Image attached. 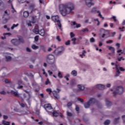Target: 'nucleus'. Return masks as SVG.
Wrapping results in <instances>:
<instances>
[{
  "instance_id": "1",
  "label": "nucleus",
  "mask_w": 125,
  "mask_h": 125,
  "mask_svg": "<svg viewBox=\"0 0 125 125\" xmlns=\"http://www.w3.org/2000/svg\"><path fill=\"white\" fill-rule=\"evenodd\" d=\"M74 8L73 5H64L62 4L59 6L60 11L62 16H66L67 14H70L71 11L74 10Z\"/></svg>"
},
{
  "instance_id": "2",
  "label": "nucleus",
  "mask_w": 125,
  "mask_h": 125,
  "mask_svg": "<svg viewBox=\"0 0 125 125\" xmlns=\"http://www.w3.org/2000/svg\"><path fill=\"white\" fill-rule=\"evenodd\" d=\"M24 39L22 37H20L18 39H14L11 40V43L15 46H18V45H20V43H24Z\"/></svg>"
},
{
  "instance_id": "3",
  "label": "nucleus",
  "mask_w": 125,
  "mask_h": 125,
  "mask_svg": "<svg viewBox=\"0 0 125 125\" xmlns=\"http://www.w3.org/2000/svg\"><path fill=\"white\" fill-rule=\"evenodd\" d=\"M46 62L48 64L52 65L55 63V58L52 55H49L46 57Z\"/></svg>"
},
{
  "instance_id": "4",
  "label": "nucleus",
  "mask_w": 125,
  "mask_h": 125,
  "mask_svg": "<svg viewBox=\"0 0 125 125\" xmlns=\"http://www.w3.org/2000/svg\"><path fill=\"white\" fill-rule=\"evenodd\" d=\"M52 20H53V21L57 23V25L58 26L59 29L61 30V28L62 27V25L60 22V21H59V17L58 16H52Z\"/></svg>"
},
{
  "instance_id": "5",
  "label": "nucleus",
  "mask_w": 125,
  "mask_h": 125,
  "mask_svg": "<svg viewBox=\"0 0 125 125\" xmlns=\"http://www.w3.org/2000/svg\"><path fill=\"white\" fill-rule=\"evenodd\" d=\"M124 93V87L122 86H119L116 87V90L113 92L114 96L117 94H123Z\"/></svg>"
},
{
  "instance_id": "6",
  "label": "nucleus",
  "mask_w": 125,
  "mask_h": 125,
  "mask_svg": "<svg viewBox=\"0 0 125 125\" xmlns=\"http://www.w3.org/2000/svg\"><path fill=\"white\" fill-rule=\"evenodd\" d=\"M115 68L116 69V73L114 77H119V75L121 73L119 70L123 71H125V68H123V67H120L119 65H116Z\"/></svg>"
},
{
  "instance_id": "7",
  "label": "nucleus",
  "mask_w": 125,
  "mask_h": 125,
  "mask_svg": "<svg viewBox=\"0 0 125 125\" xmlns=\"http://www.w3.org/2000/svg\"><path fill=\"white\" fill-rule=\"evenodd\" d=\"M44 107L46 111H47V112H48L49 113H51V111H50V110H52L53 109L52 106H51V104H45L44 105Z\"/></svg>"
},
{
  "instance_id": "8",
  "label": "nucleus",
  "mask_w": 125,
  "mask_h": 125,
  "mask_svg": "<svg viewBox=\"0 0 125 125\" xmlns=\"http://www.w3.org/2000/svg\"><path fill=\"white\" fill-rule=\"evenodd\" d=\"M85 3L87 7H91V6L94 5V3L91 0H86Z\"/></svg>"
},
{
  "instance_id": "9",
  "label": "nucleus",
  "mask_w": 125,
  "mask_h": 125,
  "mask_svg": "<svg viewBox=\"0 0 125 125\" xmlns=\"http://www.w3.org/2000/svg\"><path fill=\"white\" fill-rule=\"evenodd\" d=\"M71 25L74 29H76V28H80L81 26V24L77 23L76 21L71 22Z\"/></svg>"
},
{
  "instance_id": "10",
  "label": "nucleus",
  "mask_w": 125,
  "mask_h": 125,
  "mask_svg": "<svg viewBox=\"0 0 125 125\" xmlns=\"http://www.w3.org/2000/svg\"><path fill=\"white\" fill-rule=\"evenodd\" d=\"M57 90H58V92L56 91H53V94L55 98H57V99H59V97L58 96V94L59 93V92H60L61 90H60L59 88H57Z\"/></svg>"
},
{
  "instance_id": "11",
  "label": "nucleus",
  "mask_w": 125,
  "mask_h": 125,
  "mask_svg": "<svg viewBox=\"0 0 125 125\" xmlns=\"http://www.w3.org/2000/svg\"><path fill=\"white\" fill-rule=\"evenodd\" d=\"M88 102L89 103V104H90V106H92V105H94V104H95V103H96L97 101L95 99L91 98V99H90L89 101H88Z\"/></svg>"
},
{
  "instance_id": "12",
  "label": "nucleus",
  "mask_w": 125,
  "mask_h": 125,
  "mask_svg": "<svg viewBox=\"0 0 125 125\" xmlns=\"http://www.w3.org/2000/svg\"><path fill=\"white\" fill-rule=\"evenodd\" d=\"M7 93H12V94H13V95H14V96H15L16 97H19L20 96L19 93H18V91H15L13 90H11L10 92H7Z\"/></svg>"
},
{
  "instance_id": "13",
  "label": "nucleus",
  "mask_w": 125,
  "mask_h": 125,
  "mask_svg": "<svg viewBox=\"0 0 125 125\" xmlns=\"http://www.w3.org/2000/svg\"><path fill=\"white\" fill-rule=\"evenodd\" d=\"M61 51H58V49H56L54 52L56 54V55H60V54H61V53H62L63 51H64V48L63 47H61ZM57 51H58V52H57Z\"/></svg>"
},
{
  "instance_id": "14",
  "label": "nucleus",
  "mask_w": 125,
  "mask_h": 125,
  "mask_svg": "<svg viewBox=\"0 0 125 125\" xmlns=\"http://www.w3.org/2000/svg\"><path fill=\"white\" fill-rule=\"evenodd\" d=\"M105 104L107 107H110L112 105V103L110 102L108 99H105Z\"/></svg>"
},
{
  "instance_id": "15",
  "label": "nucleus",
  "mask_w": 125,
  "mask_h": 125,
  "mask_svg": "<svg viewBox=\"0 0 125 125\" xmlns=\"http://www.w3.org/2000/svg\"><path fill=\"white\" fill-rule=\"evenodd\" d=\"M96 87L99 89L102 90V89H104L105 86H104V85H102V84H98L96 85Z\"/></svg>"
},
{
  "instance_id": "16",
  "label": "nucleus",
  "mask_w": 125,
  "mask_h": 125,
  "mask_svg": "<svg viewBox=\"0 0 125 125\" xmlns=\"http://www.w3.org/2000/svg\"><path fill=\"white\" fill-rule=\"evenodd\" d=\"M80 32L81 35H83V34H84V33H85L86 32H88V29L83 28V29L81 30Z\"/></svg>"
},
{
  "instance_id": "17",
  "label": "nucleus",
  "mask_w": 125,
  "mask_h": 125,
  "mask_svg": "<svg viewBox=\"0 0 125 125\" xmlns=\"http://www.w3.org/2000/svg\"><path fill=\"white\" fill-rule=\"evenodd\" d=\"M33 33H35V34H39L40 33V30H39V28L38 27H35L34 30H33Z\"/></svg>"
},
{
  "instance_id": "18",
  "label": "nucleus",
  "mask_w": 125,
  "mask_h": 125,
  "mask_svg": "<svg viewBox=\"0 0 125 125\" xmlns=\"http://www.w3.org/2000/svg\"><path fill=\"white\" fill-rule=\"evenodd\" d=\"M40 35H41V36H42V37H44V34H45V32H44V30L43 29H41L40 31H39V33Z\"/></svg>"
},
{
  "instance_id": "19",
  "label": "nucleus",
  "mask_w": 125,
  "mask_h": 125,
  "mask_svg": "<svg viewBox=\"0 0 125 125\" xmlns=\"http://www.w3.org/2000/svg\"><path fill=\"white\" fill-rule=\"evenodd\" d=\"M120 120V117H117L115 118L113 121L114 125H117V124H119V121Z\"/></svg>"
},
{
  "instance_id": "20",
  "label": "nucleus",
  "mask_w": 125,
  "mask_h": 125,
  "mask_svg": "<svg viewBox=\"0 0 125 125\" xmlns=\"http://www.w3.org/2000/svg\"><path fill=\"white\" fill-rule=\"evenodd\" d=\"M23 17H25V18H27V17H28L29 16V12L26 11L23 12Z\"/></svg>"
},
{
  "instance_id": "21",
  "label": "nucleus",
  "mask_w": 125,
  "mask_h": 125,
  "mask_svg": "<svg viewBox=\"0 0 125 125\" xmlns=\"http://www.w3.org/2000/svg\"><path fill=\"white\" fill-rule=\"evenodd\" d=\"M78 87L81 91H83L84 89V87L81 84L78 85Z\"/></svg>"
},
{
  "instance_id": "22",
  "label": "nucleus",
  "mask_w": 125,
  "mask_h": 125,
  "mask_svg": "<svg viewBox=\"0 0 125 125\" xmlns=\"http://www.w3.org/2000/svg\"><path fill=\"white\" fill-rule=\"evenodd\" d=\"M108 48L109 50L111 51V52H112L113 53H115V48L112 46H108Z\"/></svg>"
},
{
  "instance_id": "23",
  "label": "nucleus",
  "mask_w": 125,
  "mask_h": 125,
  "mask_svg": "<svg viewBox=\"0 0 125 125\" xmlns=\"http://www.w3.org/2000/svg\"><path fill=\"white\" fill-rule=\"evenodd\" d=\"M35 6H36L34 4L30 5L29 9L31 10V12L33 11V10H34V9L35 8Z\"/></svg>"
},
{
  "instance_id": "24",
  "label": "nucleus",
  "mask_w": 125,
  "mask_h": 125,
  "mask_svg": "<svg viewBox=\"0 0 125 125\" xmlns=\"http://www.w3.org/2000/svg\"><path fill=\"white\" fill-rule=\"evenodd\" d=\"M90 106V104H89V103L88 102H87L86 103H85L84 104V108H89V106Z\"/></svg>"
},
{
  "instance_id": "25",
  "label": "nucleus",
  "mask_w": 125,
  "mask_h": 125,
  "mask_svg": "<svg viewBox=\"0 0 125 125\" xmlns=\"http://www.w3.org/2000/svg\"><path fill=\"white\" fill-rule=\"evenodd\" d=\"M2 125H10V122H6L4 120L2 121Z\"/></svg>"
},
{
  "instance_id": "26",
  "label": "nucleus",
  "mask_w": 125,
  "mask_h": 125,
  "mask_svg": "<svg viewBox=\"0 0 125 125\" xmlns=\"http://www.w3.org/2000/svg\"><path fill=\"white\" fill-rule=\"evenodd\" d=\"M76 41H77V38H72L71 42H72V44L74 45L76 44H77V43L76 42Z\"/></svg>"
},
{
  "instance_id": "27",
  "label": "nucleus",
  "mask_w": 125,
  "mask_h": 125,
  "mask_svg": "<svg viewBox=\"0 0 125 125\" xmlns=\"http://www.w3.org/2000/svg\"><path fill=\"white\" fill-rule=\"evenodd\" d=\"M71 75H72V76L73 77H76V76L77 75V71H76V70L72 71L71 72Z\"/></svg>"
},
{
  "instance_id": "28",
  "label": "nucleus",
  "mask_w": 125,
  "mask_h": 125,
  "mask_svg": "<svg viewBox=\"0 0 125 125\" xmlns=\"http://www.w3.org/2000/svg\"><path fill=\"white\" fill-rule=\"evenodd\" d=\"M85 53H86V51H85V50H83L82 52V54L80 55V57H82V58H83V56H85Z\"/></svg>"
},
{
  "instance_id": "29",
  "label": "nucleus",
  "mask_w": 125,
  "mask_h": 125,
  "mask_svg": "<svg viewBox=\"0 0 125 125\" xmlns=\"http://www.w3.org/2000/svg\"><path fill=\"white\" fill-rule=\"evenodd\" d=\"M5 59L7 61H11V57L9 56H6Z\"/></svg>"
},
{
  "instance_id": "30",
  "label": "nucleus",
  "mask_w": 125,
  "mask_h": 125,
  "mask_svg": "<svg viewBox=\"0 0 125 125\" xmlns=\"http://www.w3.org/2000/svg\"><path fill=\"white\" fill-rule=\"evenodd\" d=\"M53 116L54 117H57V116H59V113H58V112H57L56 111H54L53 112Z\"/></svg>"
},
{
  "instance_id": "31",
  "label": "nucleus",
  "mask_w": 125,
  "mask_h": 125,
  "mask_svg": "<svg viewBox=\"0 0 125 125\" xmlns=\"http://www.w3.org/2000/svg\"><path fill=\"white\" fill-rule=\"evenodd\" d=\"M67 115L68 117H73L74 116V114L71 112H69L68 111H67Z\"/></svg>"
},
{
  "instance_id": "32",
  "label": "nucleus",
  "mask_w": 125,
  "mask_h": 125,
  "mask_svg": "<svg viewBox=\"0 0 125 125\" xmlns=\"http://www.w3.org/2000/svg\"><path fill=\"white\" fill-rule=\"evenodd\" d=\"M31 47L33 49H35V50L38 49L39 48V46H36V45H32Z\"/></svg>"
},
{
  "instance_id": "33",
  "label": "nucleus",
  "mask_w": 125,
  "mask_h": 125,
  "mask_svg": "<svg viewBox=\"0 0 125 125\" xmlns=\"http://www.w3.org/2000/svg\"><path fill=\"white\" fill-rule=\"evenodd\" d=\"M18 26H19V24L17 23V24H14L13 25V26L11 27V29L12 30H13V29H14V28H15L16 27H18Z\"/></svg>"
},
{
  "instance_id": "34",
  "label": "nucleus",
  "mask_w": 125,
  "mask_h": 125,
  "mask_svg": "<svg viewBox=\"0 0 125 125\" xmlns=\"http://www.w3.org/2000/svg\"><path fill=\"white\" fill-rule=\"evenodd\" d=\"M110 120H106L104 122V125H110Z\"/></svg>"
},
{
  "instance_id": "35",
  "label": "nucleus",
  "mask_w": 125,
  "mask_h": 125,
  "mask_svg": "<svg viewBox=\"0 0 125 125\" xmlns=\"http://www.w3.org/2000/svg\"><path fill=\"white\" fill-rule=\"evenodd\" d=\"M70 43H71V41L70 40H68L65 42V45H70Z\"/></svg>"
},
{
  "instance_id": "36",
  "label": "nucleus",
  "mask_w": 125,
  "mask_h": 125,
  "mask_svg": "<svg viewBox=\"0 0 125 125\" xmlns=\"http://www.w3.org/2000/svg\"><path fill=\"white\" fill-rule=\"evenodd\" d=\"M97 13L99 14L98 15L100 17V18H102L103 19H104V18L102 17V15H101V13L99 11H97Z\"/></svg>"
},
{
  "instance_id": "37",
  "label": "nucleus",
  "mask_w": 125,
  "mask_h": 125,
  "mask_svg": "<svg viewBox=\"0 0 125 125\" xmlns=\"http://www.w3.org/2000/svg\"><path fill=\"white\" fill-rule=\"evenodd\" d=\"M75 36H76V35H75V34H74V33H73V32L70 33V37L71 39H73L74 37H75Z\"/></svg>"
},
{
  "instance_id": "38",
  "label": "nucleus",
  "mask_w": 125,
  "mask_h": 125,
  "mask_svg": "<svg viewBox=\"0 0 125 125\" xmlns=\"http://www.w3.org/2000/svg\"><path fill=\"white\" fill-rule=\"evenodd\" d=\"M77 100L78 101H80L81 103H83V99H81V98H78Z\"/></svg>"
},
{
  "instance_id": "39",
  "label": "nucleus",
  "mask_w": 125,
  "mask_h": 125,
  "mask_svg": "<svg viewBox=\"0 0 125 125\" xmlns=\"http://www.w3.org/2000/svg\"><path fill=\"white\" fill-rule=\"evenodd\" d=\"M58 76L59 78H60V79H62V74H61V72H59L58 74Z\"/></svg>"
},
{
  "instance_id": "40",
  "label": "nucleus",
  "mask_w": 125,
  "mask_h": 125,
  "mask_svg": "<svg viewBox=\"0 0 125 125\" xmlns=\"http://www.w3.org/2000/svg\"><path fill=\"white\" fill-rule=\"evenodd\" d=\"M46 91H47V92H49V94H51V92H52L51 89H49V88L47 89Z\"/></svg>"
},
{
  "instance_id": "41",
  "label": "nucleus",
  "mask_w": 125,
  "mask_h": 125,
  "mask_svg": "<svg viewBox=\"0 0 125 125\" xmlns=\"http://www.w3.org/2000/svg\"><path fill=\"white\" fill-rule=\"evenodd\" d=\"M125 58H124V57H120V58H118V61H119V62H120V61H121L122 60H125Z\"/></svg>"
},
{
  "instance_id": "42",
  "label": "nucleus",
  "mask_w": 125,
  "mask_h": 125,
  "mask_svg": "<svg viewBox=\"0 0 125 125\" xmlns=\"http://www.w3.org/2000/svg\"><path fill=\"white\" fill-rule=\"evenodd\" d=\"M45 84L47 85V84H49V83H50V82L49 81V80L48 79H47L46 82H45Z\"/></svg>"
},
{
  "instance_id": "43",
  "label": "nucleus",
  "mask_w": 125,
  "mask_h": 125,
  "mask_svg": "<svg viewBox=\"0 0 125 125\" xmlns=\"http://www.w3.org/2000/svg\"><path fill=\"white\" fill-rule=\"evenodd\" d=\"M90 42H95V39H94L93 38H92L90 39Z\"/></svg>"
},
{
  "instance_id": "44",
  "label": "nucleus",
  "mask_w": 125,
  "mask_h": 125,
  "mask_svg": "<svg viewBox=\"0 0 125 125\" xmlns=\"http://www.w3.org/2000/svg\"><path fill=\"white\" fill-rule=\"evenodd\" d=\"M3 35L4 36H11V33H3Z\"/></svg>"
},
{
  "instance_id": "45",
  "label": "nucleus",
  "mask_w": 125,
  "mask_h": 125,
  "mask_svg": "<svg viewBox=\"0 0 125 125\" xmlns=\"http://www.w3.org/2000/svg\"><path fill=\"white\" fill-rule=\"evenodd\" d=\"M35 42H38V41H39V35H37L35 37Z\"/></svg>"
},
{
  "instance_id": "46",
  "label": "nucleus",
  "mask_w": 125,
  "mask_h": 125,
  "mask_svg": "<svg viewBox=\"0 0 125 125\" xmlns=\"http://www.w3.org/2000/svg\"><path fill=\"white\" fill-rule=\"evenodd\" d=\"M3 119H4V120H7L8 116L7 115H3Z\"/></svg>"
},
{
  "instance_id": "47",
  "label": "nucleus",
  "mask_w": 125,
  "mask_h": 125,
  "mask_svg": "<svg viewBox=\"0 0 125 125\" xmlns=\"http://www.w3.org/2000/svg\"><path fill=\"white\" fill-rule=\"evenodd\" d=\"M0 94H2L3 95H4L6 94V92H5V91H2L0 92Z\"/></svg>"
},
{
  "instance_id": "48",
  "label": "nucleus",
  "mask_w": 125,
  "mask_h": 125,
  "mask_svg": "<svg viewBox=\"0 0 125 125\" xmlns=\"http://www.w3.org/2000/svg\"><path fill=\"white\" fill-rule=\"evenodd\" d=\"M18 1L20 3H24V2H25V0H18Z\"/></svg>"
},
{
  "instance_id": "49",
  "label": "nucleus",
  "mask_w": 125,
  "mask_h": 125,
  "mask_svg": "<svg viewBox=\"0 0 125 125\" xmlns=\"http://www.w3.org/2000/svg\"><path fill=\"white\" fill-rule=\"evenodd\" d=\"M56 39L58 42H61V39H60V36H57Z\"/></svg>"
},
{
  "instance_id": "50",
  "label": "nucleus",
  "mask_w": 125,
  "mask_h": 125,
  "mask_svg": "<svg viewBox=\"0 0 125 125\" xmlns=\"http://www.w3.org/2000/svg\"><path fill=\"white\" fill-rule=\"evenodd\" d=\"M70 84L71 85H74L75 84V81L74 80H72L70 82Z\"/></svg>"
},
{
  "instance_id": "51",
  "label": "nucleus",
  "mask_w": 125,
  "mask_h": 125,
  "mask_svg": "<svg viewBox=\"0 0 125 125\" xmlns=\"http://www.w3.org/2000/svg\"><path fill=\"white\" fill-rule=\"evenodd\" d=\"M113 40H108L106 42V43H112Z\"/></svg>"
},
{
  "instance_id": "52",
  "label": "nucleus",
  "mask_w": 125,
  "mask_h": 125,
  "mask_svg": "<svg viewBox=\"0 0 125 125\" xmlns=\"http://www.w3.org/2000/svg\"><path fill=\"white\" fill-rule=\"evenodd\" d=\"M72 103L69 102L67 103V107H71V106H72Z\"/></svg>"
},
{
  "instance_id": "53",
  "label": "nucleus",
  "mask_w": 125,
  "mask_h": 125,
  "mask_svg": "<svg viewBox=\"0 0 125 125\" xmlns=\"http://www.w3.org/2000/svg\"><path fill=\"white\" fill-rule=\"evenodd\" d=\"M26 104H23V103H21V107H22V108H24V107H25L26 106Z\"/></svg>"
},
{
  "instance_id": "54",
  "label": "nucleus",
  "mask_w": 125,
  "mask_h": 125,
  "mask_svg": "<svg viewBox=\"0 0 125 125\" xmlns=\"http://www.w3.org/2000/svg\"><path fill=\"white\" fill-rule=\"evenodd\" d=\"M95 11H96V9H95V8H93L92 9L91 12L93 13V12H95Z\"/></svg>"
},
{
  "instance_id": "55",
  "label": "nucleus",
  "mask_w": 125,
  "mask_h": 125,
  "mask_svg": "<svg viewBox=\"0 0 125 125\" xmlns=\"http://www.w3.org/2000/svg\"><path fill=\"white\" fill-rule=\"evenodd\" d=\"M26 51H27V52H31L32 50H31V49L27 47L26 48Z\"/></svg>"
},
{
  "instance_id": "56",
  "label": "nucleus",
  "mask_w": 125,
  "mask_h": 125,
  "mask_svg": "<svg viewBox=\"0 0 125 125\" xmlns=\"http://www.w3.org/2000/svg\"><path fill=\"white\" fill-rule=\"evenodd\" d=\"M48 73L50 76H51V75H52V74H53L52 71H50V70H48Z\"/></svg>"
},
{
  "instance_id": "57",
  "label": "nucleus",
  "mask_w": 125,
  "mask_h": 125,
  "mask_svg": "<svg viewBox=\"0 0 125 125\" xmlns=\"http://www.w3.org/2000/svg\"><path fill=\"white\" fill-rule=\"evenodd\" d=\"M17 88L18 89H21V88H23V85H19V86L17 87Z\"/></svg>"
},
{
  "instance_id": "58",
  "label": "nucleus",
  "mask_w": 125,
  "mask_h": 125,
  "mask_svg": "<svg viewBox=\"0 0 125 125\" xmlns=\"http://www.w3.org/2000/svg\"><path fill=\"white\" fill-rule=\"evenodd\" d=\"M31 61L32 62H33V63H35V61H36V58H33L31 59Z\"/></svg>"
},
{
  "instance_id": "59",
  "label": "nucleus",
  "mask_w": 125,
  "mask_h": 125,
  "mask_svg": "<svg viewBox=\"0 0 125 125\" xmlns=\"http://www.w3.org/2000/svg\"><path fill=\"white\" fill-rule=\"evenodd\" d=\"M112 19H113L114 22H116L117 21V19H116V17L115 16L112 17Z\"/></svg>"
},
{
  "instance_id": "60",
  "label": "nucleus",
  "mask_w": 125,
  "mask_h": 125,
  "mask_svg": "<svg viewBox=\"0 0 125 125\" xmlns=\"http://www.w3.org/2000/svg\"><path fill=\"white\" fill-rule=\"evenodd\" d=\"M122 118L123 119L124 122L125 123V115L122 116Z\"/></svg>"
},
{
  "instance_id": "61",
  "label": "nucleus",
  "mask_w": 125,
  "mask_h": 125,
  "mask_svg": "<svg viewBox=\"0 0 125 125\" xmlns=\"http://www.w3.org/2000/svg\"><path fill=\"white\" fill-rule=\"evenodd\" d=\"M12 1H13V0H9L8 1V3H10V4H11V3H12Z\"/></svg>"
},
{
  "instance_id": "62",
  "label": "nucleus",
  "mask_w": 125,
  "mask_h": 125,
  "mask_svg": "<svg viewBox=\"0 0 125 125\" xmlns=\"http://www.w3.org/2000/svg\"><path fill=\"white\" fill-rule=\"evenodd\" d=\"M19 85H20V84H22V81H19L18 83Z\"/></svg>"
},
{
  "instance_id": "63",
  "label": "nucleus",
  "mask_w": 125,
  "mask_h": 125,
  "mask_svg": "<svg viewBox=\"0 0 125 125\" xmlns=\"http://www.w3.org/2000/svg\"><path fill=\"white\" fill-rule=\"evenodd\" d=\"M116 32H112V37H114V36H115V35H116Z\"/></svg>"
},
{
  "instance_id": "64",
  "label": "nucleus",
  "mask_w": 125,
  "mask_h": 125,
  "mask_svg": "<svg viewBox=\"0 0 125 125\" xmlns=\"http://www.w3.org/2000/svg\"><path fill=\"white\" fill-rule=\"evenodd\" d=\"M122 25H123V26L125 25V20L123 21Z\"/></svg>"
}]
</instances>
